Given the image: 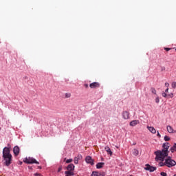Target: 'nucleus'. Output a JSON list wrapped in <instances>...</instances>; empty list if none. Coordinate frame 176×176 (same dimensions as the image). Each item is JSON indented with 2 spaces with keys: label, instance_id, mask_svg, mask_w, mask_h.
<instances>
[{
  "label": "nucleus",
  "instance_id": "20e7f679",
  "mask_svg": "<svg viewBox=\"0 0 176 176\" xmlns=\"http://www.w3.org/2000/svg\"><path fill=\"white\" fill-rule=\"evenodd\" d=\"M23 162L24 163H27V164H39V162L36 161V160H35L34 158L30 157L23 160Z\"/></svg>",
  "mask_w": 176,
  "mask_h": 176
},
{
  "label": "nucleus",
  "instance_id": "2eb2a0df",
  "mask_svg": "<svg viewBox=\"0 0 176 176\" xmlns=\"http://www.w3.org/2000/svg\"><path fill=\"white\" fill-rule=\"evenodd\" d=\"M106 152H107L108 155H110V156H112V151H111V148H109V146H106L104 148Z\"/></svg>",
  "mask_w": 176,
  "mask_h": 176
},
{
  "label": "nucleus",
  "instance_id": "4be33fe9",
  "mask_svg": "<svg viewBox=\"0 0 176 176\" xmlns=\"http://www.w3.org/2000/svg\"><path fill=\"white\" fill-rule=\"evenodd\" d=\"M151 93H153V94L156 95V89H155L154 87L151 88Z\"/></svg>",
  "mask_w": 176,
  "mask_h": 176
},
{
  "label": "nucleus",
  "instance_id": "2f4dec72",
  "mask_svg": "<svg viewBox=\"0 0 176 176\" xmlns=\"http://www.w3.org/2000/svg\"><path fill=\"white\" fill-rule=\"evenodd\" d=\"M161 175L162 176H167V173H164V172H162L161 173Z\"/></svg>",
  "mask_w": 176,
  "mask_h": 176
},
{
  "label": "nucleus",
  "instance_id": "393cba45",
  "mask_svg": "<svg viewBox=\"0 0 176 176\" xmlns=\"http://www.w3.org/2000/svg\"><path fill=\"white\" fill-rule=\"evenodd\" d=\"M164 140V141H170V138L168 136L165 135Z\"/></svg>",
  "mask_w": 176,
  "mask_h": 176
},
{
  "label": "nucleus",
  "instance_id": "f704fd0d",
  "mask_svg": "<svg viewBox=\"0 0 176 176\" xmlns=\"http://www.w3.org/2000/svg\"><path fill=\"white\" fill-rule=\"evenodd\" d=\"M157 138H160V137H162V135H160V133H159V131H157Z\"/></svg>",
  "mask_w": 176,
  "mask_h": 176
},
{
  "label": "nucleus",
  "instance_id": "e433bc0d",
  "mask_svg": "<svg viewBox=\"0 0 176 176\" xmlns=\"http://www.w3.org/2000/svg\"><path fill=\"white\" fill-rule=\"evenodd\" d=\"M165 93L167 94V93H168V88H167L166 90H165Z\"/></svg>",
  "mask_w": 176,
  "mask_h": 176
},
{
  "label": "nucleus",
  "instance_id": "bb28decb",
  "mask_svg": "<svg viewBox=\"0 0 176 176\" xmlns=\"http://www.w3.org/2000/svg\"><path fill=\"white\" fill-rule=\"evenodd\" d=\"M159 166L160 167H163V166H166V164H164V162H160Z\"/></svg>",
  "mask_w": 176,
  "mask_h": 176
},
{
  "label": "nucleus",
  "instance_id": "aec40b11",
  "mask_svg": "<svg viewBox=\"0 0 176 176\" xmlns=\"http://www.w3.org/2000/svg\"><path fill=\"white\" fill-rule=\"evenodd\" d=\"M151 165L146 164V167L144 168V169L146 170V171H149L151 170Z\"/></svg>",
  "mask_w": 176,
  "mask_h": 176
},
{
  "label": "nucleus",
  "instance_id": "a211bd4d",
  "mask_svg": "<svg viewBox=\"0 0 176 176\" xmlns=\"http://www.w3.org/2000/svg\"><path fill=\"white\" fill-rule=\"evenodd\" d=\"M65 174H69V175H70V176L75 175V173H74V172H72V170L65 171Z\"/></svg>",
  "mask_w": 176,
  "mask_h": 176
},
{
  "label": "nucleus",
  "instance_id": "f257e3e1",
  "mask_svg": "<svg viewBox=\"0 0 176 176\" xmlns=\"http://www.w3.org/2000/svg\"><path fill=\"white\" fill-rule=\"evenodd\" d=\"M162 146L164 148L162 151L158 150L157 151H155L154 153L156 156V162H164V159L168 156V149L170 148V143H164Z\"/></svg>",
  "mask_w": 176,
  "mask_h": 176
},
{
  "label": "nucleus",
  "instance_id": "f8f14e48",
  "mask_svg": "<svg viewBox=\"0 0 176 176\" xmlns=\"http://www.w3.org/2000/svg\"><path fill=\"white\" fill-rule=\"evenodd\" d=\"M67 171H74L75 170V165L74 164H70L67 167Z\"/></svg>",
  "mask_w": 176,
  "mask_h": 176
},
{
  "label": "nucleus",
  "instance_id": "9d476101",
  "mask_svg": "<svg viewBox=\"0 0 176 176\" xmlns=\"http://www.w3.org/2000/svg\"><path fill=\"white\" fill-rule=\"evenodd\" d=\"M137 124H140V120H132L129 123V126H131L132 127L137 126Z\"/></svg>",
  "mask_w": 176,
  "mask_h": 176
},
{
  "label": "nucleus",
  "instance_id": "ea45409f",
  "mask_svg": "<svg viewBox=\"0 0 176 176\" xmlns=\"http://www.w3.org/2000/svg\"><path fill=\"white\" fill-rule=\"evenodd\" d=\"M130 176H133V175H130Z\"/></svg>",
  "mask_w": 176,
  "mask_h": 176
},
{
  "label": "nucleus",
  "instance_id": "58836bf2",
  "mask_svg": "<svg viewBox=\"0 0 176 176\" xmlns=\"http://www.w3.org/2000/svg\"><path fill=\"white\" fill-rule=\"evenodd\" d=\"M173 176H176V174H175V175H174Z\"/></svg>",
  "mask_w": 176,
  "mask_h": 176
},
{
  "label": "nucleus",
  "instance_id": "7ed1b4c3",
  "mask_svg": "<svg viewBox=\"0 0 176 176\" xmlns=\"http://www.w3.org/2000/svg\"><path fill=\"white\" fill-rule=\"evenodd\" d=\"M164 164L166 167H174L176 162L174 160L171 159V157H168L167 159L165 160Z\"/></svg>",
  "mask_w": 176,
  "mask_h": 176
},
{
  "label": "nucleus",
  "instance_id": "dca6fc26",
  "mask_svg": "<svg viewBox=\"0 0 176 176\" xmlns=\"http://www.w3.org/2000/svg\"><path fill=\"white\" fill-rule=\"evenodd\" d=\"M170 151L172 153L176 152V143H175L173 146L170 148Z\"/></svg>",
  "mask_w": 176,
  "mask_h": 176
},
{
  "label": "nucleus",
  "instance_id": "72a5a7b5",
  "mask_svg": "<svg viewBox=\"0 0 176 176\" xmlns=\"http://www.w3.org/2000/svg\"><path fill=\"white\" fill-rule=\"evenodd\" d=\"M84 87H85L86 89H88L89 88V85L88 84H85Z\"/></svg>",
  "mask_w": 176,
  "mask_h": 176
},
{
  "label": "nucleus",
  "instance_id": "c85d7f7f",
  "mask_svg": "<svg viewBox=\"0 0 176 176\" xmlns=\"http://www.w3.org/2000/svg\"><path fill=\"white\" fill-rule=\"evenodd\" d=\"M168 97L173 98V97H174V94L173 93H170V94L168 95Z\"/></svg>",
  "mask_w": 176,
  "mask_h": 176
},
{
  "label": "nucleus",
  "instance_id": "ddd939ff",
  "mask_svg": "<svg viewBox=\"0 0 176 176\" xmlns=\"http://www.w3.org/2000/svg\"><path fill=\"white\" fill-rule=\"evenodd\" d=\"M105 175V173H100L97 171H94L92 173V174L91 175V176H104Z\"/></svg>",
  "mask_w": 176,
  "mask_h": 176
},
{
  "label": "nucleus",
  "instance_id": "412c9836",
  "mask_svg": "<svg viewBox=\"0 0 176 176\" xmlns=\"http://www.w3.org/2000/svg\"><path fill=\"white\" fill-rule=\"evenodd\" d=\"M151 173H153V171H156V167L155 166H151L150 167V170Z\"/></svg>",
  "mask_w": 176,
  "mask_h": 176
},
{
  "label": "nucleus",
  "instance_id": "423d86ee",
  "mask_svg": "<svg viewBox=\"0 0 176 176\" xmlns=\"http://www.w3.org/2000/svg\"><path fill=\"white\" fill-rule=\"evenodd\" d=\"M122 118L127 120V119H130V113L127 111H124L122 112Z\"/></svg>",
  "mask_w": 176,
  "mask_h": 176
},
{
  "label": "nucleus",
  "instance_id": "473e14b6",
  "mask_svg": "<svg viewBox=\"0 0 176 176\" xmlns=\"http://www.w3.org/2000/svg\"><path fill=\"white\" fill-rule=\"evenodd\" d=\"M164 50H166V52H169V50H171V48L166 47L164 48Z\"/></svg>",
  "mask_w": 176,
  "mask_h": 176
},
{
  "label": "nucleus",
  "instance_id": "c9c22d12",
  "mask_svg": "<svg viewBox=\"0 0 176 176\" xmlns=\"http://www.w3.org/2000/svg\"><path fill=\"white\" fill-rule=\"evenodd\" d=\"M168 86H170V84L168 82H166L165 83V87H168Z\"/></svg>",
  "mask_w": 176,
  "mask_h": 176
},
{
  "label": "nucleus",
  "instance_id": "4c0bfd02",
  "mask_svg": "<svg viewBox=\"0 0 176 176\" xmlns=\"http://www.w3.org/2000/svg\"><path fill=\"white\" fill-rule=\"evenodd\" d=\"M38 168H39V170H42V166H38Z\"/></svg>",
  "mask_w": 176,
  "mask_h": 176
},
{
  "label": "nucleus",
  "instance_id": "6ab92c4d",
  "mask_svg": "<svg viewBox=\"0 0 176 176\" xmlns=\"http://www.w3.org/2000/svg\"><path fill=\"white\" fill-rule=\"evenodd\" d=\"M138 154H139L138 150H137V149L135 148V149L133 150V155H134V156H138Z\"/></svg>",
  "mask_w": 176,
  "mask_h": 176
},
{
  "label": "nucleus",
  "instance_id": "1a4fd4ad",
  "mask_svg": "<svg viewBox=\"0 0 176 176\" xmlns=\"http://www.w3.org/2000/svg\"><path fill=\"white\" fill-rule=\"evenodd\" d=\"M166 129H167L168 133H170V134H175L176 131L174 130V129H173V128L171 127V126L168 125V126H166Z\"/></svg>",
  "mask_w": 176,
  "mask_h": 176
},
{
  "label": "nucleus",
  "instance_id": "a878e982",
  "mask_svg": "<svg viewBox=\"0 0 176 176\" xmlns=\"http://www.w3.org/2000/svg\"><path fill=\"white\" fill-rule=\"evenodd\" d=\"M171 86H172L173 89H175L176 88V82H173Z\"/></svg>",
  "mask_w": 176,
  "mask_h": 176
},
{
  "label": "nucleus",
  "instance_id": "7c9ffc66",
  "mask_svg": "<svg viewBox=\"0 0 176 176\" xmlns=\"http://www.w3.org/2000/svg\"><path fill=\"white\" fill-rule=\"evenodd\" d=\"M61 170H63V166H59V168L58 169V173H60L61 171Z\"/></svg>",
  "mask_w": 176,
  "mask_h": 176
},
{
  "label": "nucleus",
  "instance_id": "0eeeda50",
  "mask_svg": "<svg viewBox=\"0 0 176 176\" xmlns=\"http://www.w3.org/2000/svg\"><path fill=\"white\" fill-rule=\"evenodd\" d=\"M85 162H87V163H88L89 164H91V166L94 164V161L90 156L86 157Z\"/></svg>",
  "mask_w": 176,
  "mask_h": 176
},
{
  "label": "nucleus",
  "instance_id": "39448f33",
  "mask_svg": "<svg viewBox=\"0 0 176 176\" xmlns=\"http://www.w3.org/2000/svg\"><path fill=\"white\" fill-rule=\"evenodd\" d=\"M100 86V85L99 84V82H94L89 85V87L91 89H98Z\"/></svg>",
  "mask_w": 176,
  "mask_h": 176
},
{
  "label": "nucleus",
  "instance_id": "f3484780",
  "mask_svg": "<svg viewBox=\"0 0 176 176\" xmlns=\"http://www.w3.org/2000/svg\"><path fill=\"white\" fill-rule=\"evenodd\" d=\"M105 164L104 162H99L96 164L97 168H102L103 166Z\"/></svg>",
  "mask_w": 176,
  "mask_h": 176
},
{
  "label": "nucleus",
  "instance_id": "4468645a",
  "mask_svg": "<svg viewBox=\"0 0 176 176\" xmlns=\"http://www.w3.org/2000/svg\"><path fill=\"white\" fill-rule=\"evenodd\" d=\"M147 129L152 134H156V129L153 126H147Z\"/></svg>",
  "mask_w": 176,
  "mask_h": 176
},
{
  "label": "nucleus",
  "instance_id": "c756f323",
  "mask_svg": "<svg viewBox=\"0 0 176 176\" xmlns=\"http://www.w3.org/2000/svg\"><path fill=\"white\" fill-rule=\"evenodd\" d=\"M66 163H72V159H69L67 160H66Z\"/></svg>",
  "mask_w": 176,
  "mask_h": 176
},
{
  "label": "nucleus",
  "instance_id": "f03ea898",
  "mask_svg": "<svg viewBox=\"0 0 176 176\" xmlns=\"http://www.w3.org/2000/svg\"><path fill=\"white\" fill-rule=\"evenodd\" d=\"M3 158L4 164L7 167L10 166V164L13 162V156L10 154V148L5 147L3 150Z\"/></svg>",
  "mask_w": 176,
  "mask_h": 176
},
{
  "label": "nucleus",
  "instance_id": "5701e85b",
  "mask_svg": "<svg viewBox=\"0 0 176 176\" xmlns=\"http://www.w3.org/2000/svg\"><path fill=\"white\" fill-rule=\"evenodd\" d=\"M155 102H156V104H159V102H160V98L159 96L156 97Z\"/></svg>",
  "mask_w": 176,
  "mask_h": 176
},
{
  "label": "nucleus",
  "instance_id": "cd10ccee",
  "mask_svg": "<svg viewBox=\"0 0 176 176\" xmlns=\"http://www.w3.org/2000/svg\"><path fill=\"white\" fill-rule=\"evenodd\" d=\"M162 97H164V98H166L167 97V94H166V92H163L162 94Z\"/></svg>",
  "mask_w": 176,
  "mask_h": 176
},
{
  "label": "nucleus",
  "instance_id": "6e6552de",
  "mask_svg": "<svg viewBox=\"0 0 176 176\" xmlns=\"http://www.w3.org/2000/svg\"><path fill=\"white\" fill-rule=\"evenodd\" d=\"M13 153L16 156H19L20 153V148L18 146H15L13 148Z\"/></svg>",
  "mask_w": 176,
  "mask_h": 176
},
{
  "label": "nucleus",
  "instance_id": "9b49d317",
  "mask_svg": "<svg viewBox=\"0 0 176 176\" xmlns=\"http://www.w3.org/2000/svg\"><path fill=\"white\" fill-rule=\"evenodd\" d=\"M82 155L78 154L76 157H74V164H78L79 160H81Z\"/></svg>",
  "mask_w": 176,
  "mask_h": 176
},
{
  "label": "nucleus",
  "instance_id": "b1692460",
  "mask_svg": "<svg viewBox=\"0 0 176 176\" xmlns=\"http://www.w3.org/2000/svg\"><path fill=\"white\" fill-rule=\"evenodd\" d=\"M71 98V93H66L65 98Z\"/></svg>",
  "mask_w": 176,
  "mask_h": 176
}]
</instances>
